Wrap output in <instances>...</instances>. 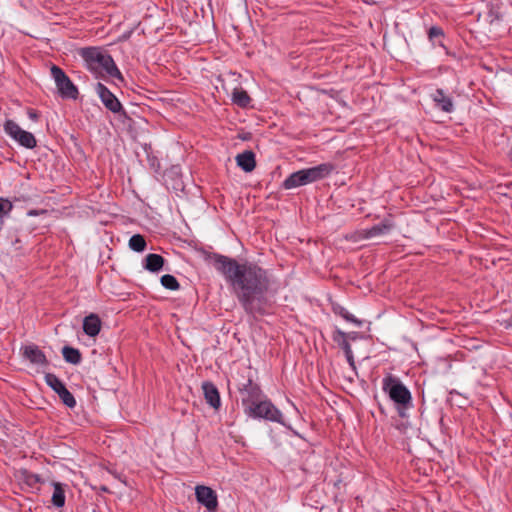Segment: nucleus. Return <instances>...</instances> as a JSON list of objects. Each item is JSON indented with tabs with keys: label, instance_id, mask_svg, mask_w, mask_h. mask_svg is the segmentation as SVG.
<instances>
[{
	"label": "nucleus",
	"instance_id": "1",
	"mask_svg": "<svg viewBox=\"0 0 512 512\" xmlns=\"http://www.w3.org/2000/svg\"><path fill=\"white\" fill-rule=\"evenodd\" d=\"M215 269L231 285L244 311L250 315H262L268 303L267 292L271 286L267 270L253 262L239 263L221 254L211 256Z\"/></svg>",
	"mask_w": 512,
	"mask_h": 512
},
{
	"label": "nucleus",
	"instance_id": "2",
	"mask_svg": "<svg viewBox=\"0 0 512 512\" xmlns=\"http://www.w3.org/2000/svg\"><path fill=\"white\" fill-rule=\"evenodd\" d=\"M80 55L85 62L86 68L96 78L110 77L123 82L122 73L112 56L105 50L98 47H88L82 49Z\"/></svg>",
	"mask_w": 512,
	"mask_h": 512
},
{
	"label": "nucleus",
	"instance_id": "3",
	"mask_svg": "<svg viewBox=\"0 0 512 512\" xmlns=\"http://www.w3.org/2000/svg\"><path fill=\"white\" fill-rule=\"evenodd\" d=\"M382 390L389 396L395 404L398 414L405 416L404 410L413 406L410 390L396 376L388 374L382 379Z\"/></svg>",
	"mask_w": 512,
	"mask_h": 512
},
{
	"label": "nucleus",
	"instance_id": "4",
	"mask_svg": "<svg viewBox=\"0 0 512 512\" xmlns=\"http://www.w3.org/2000/svg\"><path fill=\"white\" fill-rule=\"evenodd\" d=\"M245 414L253 419H264L286 426L282 412L266 396Z\"/></svg>",
	"mask_w": 512,
	"mask_h": 512
},
{
	"label": "nucleus",
	"instance_id": "5",
	"mask_svg": "<svg viewBox=\"0 0 512 512\" xmlns=\"http://www.w3.org/2000/svg\"><path fill=\"white\" fill-rule=\"evenodd\" d=\"M4 132L14 140L18 145L33 149L37 145L35 136L26 130H23L15 121L7 119L3 124Z\"/></svg>",
	"mask_w": 512,
	"mask_h": 512
},
{
	"label": "nucleus",
	"instance_id": "6",
	"mask_svg": "<svg viewBox=\"0 0 512 512\" xmlns=\"http://www.w3.org/2000/svg\"><path fill=\"white\" fill-rule=\"evenodd\" d=\"M51 76L62 98L75 100L78 97L79 91L77 86L60 67L53 65L51 67Z\"/></svg>",
	"mask_w": 512,
	"mask_h": 512
},
{
	"label": "nucleus",
	"instance_id": "7",
	"mask_svg": "<svg viewBox=\"0 0 512 512\" xmlns=\"http://www.w3.org/2000/svg\"><path fill=\"white\" fill-rule=\"evenodd\" d=\"M239 392L241 394V403L244 408V413L265 397L260 386L254 383L252 379H248L247 382L239 388Z\"/></svg>",
	"mask_w": 512,
	"mask_h": 512
},
{
	"label": "nucleus",
	"instance_id": "8",
	"mask_svg": "<svg viewBox=\"0 0 512 512\" xmlns=\"http://www.w3.org/2000/svg\"><path fill=\"white\" fill-rule=\"evenodd\" d=\"M94 90L109 111L112 113H124L121 102L104 84L101 82L96 83Z\"/></svg>",
	"mask_w": 512,
	"mask_h": 512
},
{
	"label": "nucleus",
	"instance_id": "9",
	"mask_svg": "<svg viewBox=\"0 0 512 512\" xmlns=\"http://www.w3.org/2000/svg\"><path fill=\"white\" fill-rule=\"evenodd\" d=\"M195 496L199 504L204 506L209 512H214L218 507V498L216 492L205 485L195 487Z\"/></svg>",
	"mask_w": 512,
	"mask_h": 512
},
{
	"label": "nucleus",
	"instance_id": "10",
	"mask_svg": "<svg viewBox=\"0 0 512 512\" xmlns=\"http://www.w3.org/2000/svg\"><path fill=\"white\" fill-rule=\"evenodd\" d=\"M24 359L28 360L31 364L45 367L48 365V360L44 352L35 344H28L21 348Z\"/></svg>",
	"mask_w": 512,
	"mask_h": 512
},
{
	"label": "nucleus",
	"instance_id": "11",
	"mask_svg": "<svg viewBox=\"0 0 512 512\" xmlns=\"http://www.w3.org/2000/svg\"><path fill=\"white\" fill-rule=\"evenodd\" d=\"M204 398L212 408L219 409L221 406V398L218 388L210 381L202 383Z\"/></svg>",
	"mask_w": 512,
	"mask_h": 512
},
{
	"label": "nucleus",
	"instance_id": "12",
	"mask_svg": "<svg viewBox=\"0 0 512 512\" xmlns=\"http://www.w3.org/2000/svg\"><path fill=\"white\" fill-rule=\"evenodd\" d=\"M431 98L435 103V106L445 113H451L454 111L453 100L450 96L446 95L443 89H436L431 94Z\"/></svg>",
	"mask_w": 512,
	"mask_h": 512
},
{
	"label": "nucleus",
	"instance_id": "13",
	"mask_svg": "<svg viewBox=\"0 0 512 512\" xmlns=\"http://www.w3.org/2000/svg\"><path fill=\"white\" fill-rule=\"evenodd\" d=\"M334 167L330 163H322L314 167H310L305 169L308 175V180L310 183L322 180L329 176Z\"/></svg>",
	"mask_w": 512,
	"mask_h": 512
},
{
	"label": "nucleus",
	"instance_id": "14",
	"mask_svg": "<svg viewBox=\"0 0 512 512\" xmlns=\"http://www.w3.org/2000/svg\"><path fill=\"white\" fill-rule=\"evenodd\" d=\"M102 322L95 313H90L83 319V331L89 337H96L101 331Z\"/></svg>",
	"mask_w": 512,
	"mask_h": 512
},
{
	"label": "nucleus",
	"instance_id": "15",
	"mask_svg": "<svg viewBox=\"0 0 512 512\" xmlns=\"http://www.w3.org/2000/svg\"><path fill=\"white\" fill-rule=\"evenodd\" d=\"M310 184L308 180V175L305 169L296 171L289 175L283 182V187L285 189H293L300 186H304Z\"/></svg>",
	"mask_w": 512,
	"mask_h": 512
},
{
	"label": "nucleus",
	"instance_id": "16",
	"mask_svg": "<svg viewBox=\"0 0 512 512\" xmlns=\"http://www.w3.org/2000/svg\"><path fill=\"white\" fill-rule=\"evenodd\" d=\"M236 163L244 172H251L256 166L255 154L250 150L239 153Z\"/></svg>",
	"mask_w": 512,
	"mask_h": 512
},
{
	"label": "nucleus",
	"instance_id": "17",
	"mask_svg": "<svg viewBox=\"0 0 512 512\" xmlns=\"http://www.w3.org/2000/svg\"><path fill=\"white\" fill-rule=\"evenodd\" d=\"M392 228L393 224L388 220H384L383 222L376 224L371 228L364 229L362 231L363 238L370 239L373 237L387 234Z\"/></svg>",
	"mask_w": 512,
	"mask_h": 512
},
{
	"label": "nucleus",
	"instance_id": "18",
	"mask_svg": "<svg viewBox=\"0 0 512 512\" xmlns=\"http://www.w3.org/2000/svg\"><path fill=\"white\" fill-rule=\"evenodd\" d=\"M164 258L159 254L150 253L144 259V268L150 272H158L163 268Z\"/></svg>",
	"mask_w": 512,
	"mask_h": 512
},
{
	"label": "nucleus",
	"instance_id": "19",
	"mask_svg": "<svg viewBox=\"0 0 512 512\" xmlns=\"http://www.w3.org/2000/svg\"><path fill=\"white\" fill-rule=\"evenodd\" d=\"M53 494L51 498L52 504L57 507L61 508L65 505V489L64 485L59 482H53Z\"/></svg>",
	"mask_w": 512,
	"mask_h": 512
},
{
	"label": "nucleus",
	"instance_id": "20",
	"mask_svg": "<svg viewBox=\"0 0 512 512\" xmlns=\"http://www.w3.org/2000/svg\"><path fill=\"white\" fill-rule=\"evenodd\" d=\"M231 100L233 104L246 108L251 102V98L248 93L242 88H235L232 92Z\"/></svg>",
	"mask_w": 512,
	"mask_h": 512
},
{
	"label": "nucleus",
	"instance_id": "21",
	"mask_svg": "<svg viewBox=\"0 0 512 512\" xmlns=\"http://www.w3.org/2000/svg\"><path fill=\"white\" fill-rule=\"evenodd\" d=\"M62 355L66 362L77 365L81 362V353L78 349L64 346L62 348Z\"/></svg>",
	"mask_w": 512,
	"mask_h": 512
},
{
	"label": "nucleus",
	"instance_id": "22",
	"mask_svg": "<svg viewBox=\"0 0 512 512\" xmlns=\"http://www.w3.org/2000/svg\"><path fill=\"white\" fill-rule=\"evenodd\" d=\"M333 312L339 316H341L342 318H344L346 321L348 322H351L353 324H355L357 327H360L361 326V321L358 320L354 315H352L351 313H349L347 311V309H345L344 307H342L341 305H338V304H335L333 305Z\"/></svg>",
	"mask_w": 512,
	"mask_h": 512
},
{
	"label": "nucleus",
	"instance_id": "23",
	"mask_svg": "<svg viewBox=\"0 0 512 512\" xmlns=\"http://www.w3.org/2000/svg\"><path fill=\"white\" fill-rule=\"evenodd\" d=\"M45 380L47 385L57 394L66 388L62 380L59 379L55 374H46Z\"/></svg>",
	"mask_w": 512,
	"mask_h": 512
},
{
	"label": "nucleus",
	"instance_id": "24",
	"mask_svg": "<svg viewBox=\"0 0 512 512\" xmlns=\"http://www.w3.org/2000/svg\"><path fill=\"white\" fill-rule=\"evenodd\" d=\"M443 36H444V31L439 26H432L428 30V38H429L430 42L433 44V46L439 45V46L443 47L444 45L441 41V38Z\"/></svg>",
	"mask_w": 512,
	"mask_h": 512
},
{
	"label": "nucleus",
	"instance_id": "25",
	"mask_svg": "<svg viewBox=\"0 0 512 512\" xmlns=\"http://www.w3.org/2000/svg\"><path fill=\"white\" fill-rule=\"evenodd\" d=\"M161 285L171 291H176L180 288V284L175 276L171 274H165L160 279Z\"/></svg>",
	"mask_w": 512,
	"mask_h": 512
},
{
	"label": "nucleus",
	"instance_id": "26",
	"mask_svg": "<svg viewBox=\"0 0 512 512\" xmlns=\"http://www.w3.org/2000/svg\"><path fill=\"white\" fill-rule=\"evenodd\" d=\"M129 247L136 252H142L146 248V241L142 235L135 234L129 239Z\"/></svg>",
	"mask_w": 512,
	"mask_h": 512
},
{
	"label": "nucleus",
	"instance_id": "27",
	"mask_svg": "<svg viewBox=\"0 0 512 512\" xmlns=\"http://www.w3.org/2000/svg\"><path fill=\"white\" fill-rule=\"evenodd\" d=\"M58 396L67 407L74 408L76 406V400L67 388L58 393Z\"/></svg>",
	"mask_w": 512,
	"mask_h": 512
},
{
	"label": "nucleus",
	"instance_id": "28",
	"mask_svg": "<svg viewBox=\"0 0 512 512\" xmlns=\"http://www.w3.org/2000/svg\"><path fill=\"white\" fill-rule=\"evenodd\" d=\"M23 481L26 485H28L32 489H38V485L41 482V478L39 475L25 472L23 476Z\"/></svg>",
	"mask_w": 512,
	"mask_h": 512
},
{
	"label": "nucleus",
	"instance_id": "29",
	"mask_svg": "<svg viewBox=\"0 0 512 512\" xmlns=\"http://www.w3.org/2000/svg\"><path fill=\"white\" fill-rule=\"evenodd\" d=\"M13 209V204L6 198H0V218L7 216Z\"/></svg>",
	"mask_w": 512,
	"mask_h": 512
},
{
	"label": "nucleus",
	"instance_id": "30",
	"mask_svg": "<svg viewBox=\"0 0 512 512\" xmlns=\"http://www.w3.org/2000/svg\"><path fill=\"white\" fill-rule=\"evenodd\" d=\"M341 347L343 348L345 352L346 359L349 363V365L354 369L355 368V362L353 357V352L351 350V346L347 340H343Z\"/></svg>",
	"mask_w": 512,
	"mask_h": 512
},
{
	"label": "nucleus",
	"instance_id": "31",
	"mask_svg": "<svg viewBox=\"0 0 512 512\" xmlns=\"http://www.w3.org/2000/svg\"><path fill=\"white\" fill-rule=\"evenodd\" d=\"M28 115H29V118L32 120H36L38 117L37 113L33 110H29Z\"/></svg>",
	"mask_w": 512,
	"mask_h": 512
},
{
	"label": "nucleus",
	"instance_id": "32",
	"mask_svg": "<svg viewBox=\"0 0 512 512\" xmlns=\"http://www.w3.org/2000/svg\"><path fill=\"white\" fill-rule=\"evenodd\" d=\"M27 214H28L29 216H36V215H38V211H36V210H30V211H28V213H27Z\"/></svg>",
	"mask_w": 512,
	"mask_h": 512
},
{
	"label": "nucleus",
	"instance_id": "33",
	"mask_svg": "<svg viewBox=\"0 0 512 512\" xmlns=\"http://www.w3.org/2000/svg\"><path fill=\"white\" fill-rule=\"evenodd\" d=\"M339 334L344 337V332L339 331Z\"/></svg>",
	"mask_w": 512,
	"mask_h": 512
}]
</instances>
